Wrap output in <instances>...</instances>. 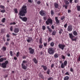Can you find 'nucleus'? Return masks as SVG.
<instances>
[{"mask_svg":"<svg viewBox=\"0 0 80 80\" xmlns=\"http://www.w3.org/2000/svg\"><path fill=\"white\" fill-rule=\"evenodd\" d=\"M27 13V6H24L22 8L21 11L19 12V15L21 16H25V14Z\"/></svg>","mask_w":80,"mask_h":80,"instance_id":"f257e3e1","label":"nucleus"},{"mask_svg":"<svg viewBox=\"0 0 80 80\" xmlns=\"http://www.w3.org/2000/svg\"><path fill=\"white\" fill-rule=\"evenodd\" d=\"M27 62L26 61H23L22 64V68L24 69V70H26V69H27V66L24 65V64H27Z\"/></svg>","mask_w":80,"mask_h":80,"instance_id":"f03ea898","label":"nucleus"},{"mask_svg":"<svg viewBox=\"0 0 80 80\" xmlns=\"http://www.w3.org/2000/svg\"><path fill=\"white\" fill-rule=\"evenodd\" d=\"M48 53L50 55H53L55 53V50L52 48H49Z\"/></svg>","mask_w":80,"mask_h":80,"instance_id":"7ed1b4c3","label":"nucleus"},{"mask_svg":"<svg viewBox=\"0 0 80 80\" xmlns=\"http://www.w3.org/2000/svg\"><path fill=\"white\" fill-rule=\"evenodd\" d=\"M46 23L47 25H48L50 24L52 25V23H53V21L51 18H48L47 20L46 21Z\"/></svg>","mask_w":80,"mask_h":80,"instance_id":"20e7f679","label":"nucleus"},{"mask_svg":"<svg viewBox=\"0 0 80 80\" xmlns=\"http://www.w3.org/2000/svg\"><path fill=\"white\" fill-rule=\"evenodd\" d=\"M8 63V61H6L5 62H3L1 64V66L3 68H7V65Z\"/></svg>","mask_w":80,"mask_h":80,"instance_id":"39448f33","label":"nucleus"},{"mask_svg":"<svg viewBox=\"0 0 80 80\" xmlns=\"http://www.w3.org/2000/svg\"><path fill=\"white\" fill-rule=\"evenodd\" d=\"M69 35L70 38H71V39L72 40V41H75V42H76L77 38H74V37H75V36H74L73 35L72 33H69Z\"/></svg>","mask_w":80,"mask_h":80,"instance_id":"423d86ee","label":"nucleus"},{"mask_svg":"<svg viewBox=\"0 0 80 80\" xmlns=\"http://www.w3.org/2000/svg\"><path fill=\"white\" fill-rule=\"evenodd\" d=\"M28 50L29 51V53H30V54H32V55L35 53L34 49H32V48H29Z\"/></svg>","mask_w":80,"mask_h":80,"instance_id":"0eeeda50","label":"nucleus"},{"mask_svg":"<svg viewBox=\"0 0 80 80\" xmlns=\"http://www.w3.org/2000/svg\"><path fill=\"white\" fill-rule=\"evenodd\" d=\"M58 46L60 49H61V50H63L64 49V48L65 47V45L60 44L58 45Z\"/></svg>","mask_w":80,"mask_h":80,"instance_id":"6e6552de","label":"nucleus"},{"mask_svg":"<svg viewBox=\"0 0 80 80\" xmlns=\"http://www.w3.org/2000/svg\"><path fill=\"white\" fill-rule=\"evenodd\" d=\"M28 43H30L31 42H33V39H32V38L30 37H28V39L26 40Z\"/></svg>","mask_w":80,"mask_h":80,"instance_id":"1a4fd4ad","label":"nucleus"},{"mask_svg":"<svg viewBox=\"0 0 80 80\" xmlns=\"http://www.w3.org/2000/svg\"><path fill=\"white\" fill-rule=\"evenodd\" d=\"M68 32H72L73 30L72 26L70 25L68 26Z\"/></svg>","mask_w":80,"mask_h":80,"instance_id":"9d476101","label":"nucleus"},{"mask_svg":"<svg viewBox=\"0 0 80 80\" xmlns=\"http://www.w3.org/2000/svg\"><path fill=\"white\" fill-rule=\"evenodd\" d=\"M19 18H21L22 21L24 22H27V18L26 17H24L23 18L21 17V16L19 17Z\"/></svg>","mask_w":80,"mask_h":80,"instance_id":"9b49d317","label":"nucleus"},{"mask_svg":"<svg viewBox=\"0 0 80 80\" xmlns=\"http://www.w3.org/2000/svg\"><path fill=\"white\" fill-rule=\"evenodd\" d=\"M40 14L41 16H45V11L43 10L41 11L40 12Z\"/></svg>","mask_w":80,"mask_h":80,"instance_id":"f8f14e48","label":"nucleus"},{"mask_svg":"<svg viewBox=\"0 0 80 80\" xmlns=\"http://www.w3.org/2000/svg\"><path fill=\"white\" fill-rule=\"evenodd\" d=\"M14 33H17L19 32V28H15L14 30Z\"/></svg>","mask_w":80,"mask_h":80,"instance_id":"ddd939ff","label":"nucleus"},{"mask_svg":"<svg viewBox=\"0 0 80 80\" xmlns=\"http://www.w3.org/2000/svg\"><path fill=\"white\" fill-rule=\"evenodd\" d=\"M41 67L43 68V70L44 71H47V67L46 66H44L43 65H42L41 66Z\"/></svg>","mask_w":80,"mask_h":80,"instance_id":"4468645a","label":"nucleus"},{"mask_svg":"<svg viewBox=\"0 0 80 80\" xmlns=\"http://www.w3.org/2000/svg\"><path fill=\"white\" fill-rule=\"evenodd\" d=\"M55 20H56L57 24H58V23H60V21L58 20V17H56L55 18Z\"/></svg>","mask_w":80,"mask_h":80,"instance_id":"2eb2a0df","label":"nucleus"},{"mask_svg":"<svg viewBox=\"0 0 80 80\" xmlns=\"http://www.w3.org/2000/svg\"><path fill=\"white\" fill-rule=\"evenodd\" d=\"M33 60L35 64H37V63H38V61H37V59L36 58H33Z\"/></svg>","mask_w":80,"mask_h":80,"instance_id":"dca6fc26","label":"nucleus"},{"mask_svg":"<svg viewBox=\"0 0 80 80\" xmlns=\"http://www.w3.org/2000/svg\"><path fill=\"white\" fill-rule=\"evenodd\" d=\"M47 28L48 29V30H49V32L50 33H51V32H52V29L50 28L49 27V26H48L47 27Z\"/></svg>","mask_w":80,"mask_h":80,"instance_id":"f3484780","label":"nucleus"},{"mask_svg":"<svg viewBox=\"0 0 80 80\" xmlns=\"http://www.w3.org/2000/svg\"><path fill=\"white\" fill-rule=\"evenodd\" d=\"M54 7L56 8H58V3H54Z\"/></svg>","mask_w":80,"mask_h":80,"instance_id":"a211bd4d","label":"nucleus"},{"mask_svg":"<svg viewBox=\"0 0 80 80\" xmlns=\"http://www.w3.org/2000/svg\"><path fill=\"white\" fill-rule=\"evenodd\" d=\"M64 2L66 5H69L70 4V2L68 1L67 0H65L64 1Z\"/></svg>","mask_w":80,"mask_h":80,"instance_id":"6ab92c4d","label":"nucleus"},{"mask_svg":"<svg viewBox=\"0 0 80 80\" xmlns=\"http://www.w3.org/2000/svg\"><path fill=\"white\" fill-rule=\"evenodd\" d=\"M59 56V54L57 53H56L54 55V58H58Z\"/></svg>","mask_w":80,"mask_h":80,"instance_id":"aec40b11","label":"nucleus"},{"mask_svg":"<svg viewBox=\"0 0 80 80\" xmlns=\"http://www.w3.org/2000/svg\"><path fill=\"white\" fill-rule=\"evenodd\" d=\"M69 80V77L66 76L64 78V80Z\"/></svg>","mask_w":80,"mask_h":80,"instance_id":"412c9836","label":"nucleus"},{"mask_svg":"<svg viewBox=\"0 0 80 80\" xmlns=\"http://www.w3.org/2000/svg\"><path fill=\"white\" fill-rule=\"evenodd\" d=\"M3 61H4V58H0V66L1 65V63L0 62H3Z\"/></svg>","mask_w":80,"mask_h":80,"instance_id":"4be33fe9","label":"nucleus"},{"mask_svg":"<svg viewBox=\"0 0 80 80\" xmlns=\"http://www.w3.org/2000/svg\"><path fill=\"white\" fill-rule=\"evenodd\" d=\"M73 34L74 36H77V32L76 31H74L73 32Z\"/></svg>","mask_w":80,"mask_h":80,"instance_id":"5701e85b","label":"nucleus"},{"mask_svg":"<svg viewBox=\"0 0 80 80\" xmlns=\"http://www.w3.org/2000/svg\"><path fill=\"white\" fill-rule=\"evenodd\" d=\"M63 32V30L62 29H61L60 30H59V33L60 35L62 33V32Z\"/></svg>","mask_w":80,"mask_h":80,"instance_id":"b1692460","label":"nucleus"},{"mask_svg":"<svg viewBox=\"0 0 80 80\" xmlns=\"http://www.w3.org/2000/svg\"><path fill=\"white\" fill-rule=\"evenodd\" d=\"M61 67L62 68H64L65 66L64 65V64L62 63L61 64Z\"/></svg>","mask_w":80,"mask_h":80,"instance_id":"393cba45","label":"nucleus"},{"mask_svg":"<svg viewBox=\"0 0 80 80\" xmlns=\"http://www.w3.org/2000/svg\"><path fill=\"white\" fill-rule=\"evenodd\" d=\"M56 33H57V32L55 31H54L52 32V35H55L56 34Z\"/></svg>","mask_w":80,"mask_h":80,"instance_id":"a878e982","label":"nucleus"},{"mask_svg":"<svg viewBox=\"0 0 80 80\" xmlns=\"http://www.w3.org/2000/svg\"><path fill=\"white\" fill-rule=\"evenodd\" d=\"M2 50L3 51H6V50H7V48H6V47H3L2 49Z\"/></svg>","mask_w":80,"mask_h":80,"instance_id":"bb28decb","label":"nucleus"},{"mask_svg":"<svg viewBox=\"0 0 80 80\" xmlns=\"http://www.w3.org/2000/svg\"><path fill=\"white\" fill-rule=\"evenodd\" d=\"M51 15H52V16H53V15H54V11H53V10H51Z\"/></svg>","mask_w":80,"mask_h":80,"instance_id":"cd10ccee","label":"nucleus"},{"mask_svg":"<svg viewBox=\"0 0 80 80\" xmlns=\"http://www.w3.org/2000/svg\"><path fill=\"white\" fill-rule=\"evenodd\" d=\"M52 40V38H51V37H50L49 38H48V42H49L51 40Z\"/></svg>","mask_w":80,"mask_h":80,"instance_id":"c85d7f7f","label":"nucleus"},{"mask_svg":"<svg viewBox=\"0 0 80 80\" xmlns=\"http://www.w3.org/2000/svg\"><path fill=\"white\" fill-rule=\"evenodd\" d=\"M67 60L65 61L64 62V66H66L67 65Z\"/></svg>","mask_w":80,"mask_h":80,"instance_id":"c756f323","label":"nucleus"},{"mask_svg":"<svg viewBox=\"0 0 80 80\" xmlns=\"http://www.w3.org/2000/svg\"><path fill=\"white\" fill-rule=\"evenodd\" d=\"M0 8L2 9H5V6H3L2 5H0Z\"/></svg>","mask_w":80,"mask_h":80,"instance_id":"7c9ffc66","label":"nucleus"},{"mask_svg":"<svg viewBox=\"0 0 80 80\" xmlns=\"http://www.w3.org/2000/svg\"><path fill=\"white\" fill-rule=\"evenodd\" d=\"M43 45L45 47H47V42H44L43 43Z\"/></svg>","mask_w":80,"mask_h":80,"instance_id":"2f4dec72","label":"nucleus"},{"mask_svg":"<svg viewBox=\"0 0 80 80\" xmlns=\"http://www.w3.org/2000/svg\"><path fill=\"white\" fill-rule=\"evenodd\" d=\"M63 7H64L65 8V9H67V8H68V5L67 4H65V5H64Z\"/></svg>","mask_w":80,"mask_h":80,"instance_id":"473e14b6","label":"nucleus"},{"mask_svg":"<svg viewBox=\"0 0 80 80\" xmlns=\"http://www.w3.org/2000/svg\"><path fill=\"white\" fill-rule=\"evenodd\" d=\"M6 20V19H5V18H4L2 19V20L1 21V22L3 23H4V22H5Z\"/></svg>","mask_w":80,"mask_h":80,"instance_id":"72a5a7b5","label":"nucleus"},{"mask_svg":"<svg viewBox=\"0 0 80 80\" xmlns=\"http://www.w3.org/2000/svg\"><path fill=\"white\" fill-rule=\"evenodd\" d=\"M77 10H78L79 12L80 11V6H78L77 7Z\"/></svg>","mask_w":80,"mask_h":80,"instance_id":"f704fd0d","label":"nucleus"},{"mask_svg":"<svg viewBox=\"0 0 80 80\" xmlns=\"http://www.w3.org/2000/svg\"><path fill=\"white\" fill-rule=\"evenodd\" d=\"M10 25H16V22H11L10 23Z\"/></svg>","mask_w":80,"mask_h":80,"instance_id":"c9c22d12","label":"nucleus"},{"mask_svg":"<svg viewBox=\"0 0 80 80\" xmlns=\"http://www.w3.org/2000/svg\"><path fill=\"white\" fill-rule=\"evenodd\" d=\"M10 54L12 57L13 56V52L12 51H10Z\"/></svg>","mask_w":80,"mask_h":80,"instance_id":"e433bc0d","label":"nucleus"},{"mask_svg":"<svg viewBox=\"0 0 80 80\" xmlns=\"http://www.w3.org/2000/svg\"><path fill=\"white\" fill-rule=\"evenodd\" d=\"M50 46L52 47H53L54 46V43L53 42H51L50 43Z\"/></svg>","mask_w":80,"mask_h":80,"instance_id":"4c0bfd02","label":"nucleus"},{"mask_svg":"<svg viewBox=\"0 0 80 80\" xmlns=\"http://www.w3.org/2000/svg\"><path fill=\"white\" fill-rule=\"evenodd\" d=\"M19 54H20V52H18L16 53V56L17 57H18L19 56Z\"/></svg>","mask_w":80,"mask_h":80,"instance_id":"58836bf2","label":"nucleus"},{"mask_svg":"<svg viewBox=\"0 0 80 80\" xmlns=\"http://www.w3.org/2000/svg\"><path fill=\"white\" fill-rule=\"evenodd\" d=\"M0 12H1V13H5V9H3V10H1Z\"/></svg>","mask_w":80,"mask_h":80,"instance_id":"ea45409f","label":"nucleus"},{"mask_svg":"<svg viewBox=\"0 0 80 80\" xmlns=\"http://www.w3.org/2000/svg\"><path fill=\"white\" fill-rule=\"evenodd\" d=\"M14 11L16 13H17H17H18V11L17 10V9L15 8L14 9Z\"/></svg>","mask_w":80,"mask_h":80,"instance_id":"a19ab883","label":"nucleus"},{"mask_svg":"<svg viewBox=\"0 0 80 80\" xmlns=\"http://www.w3.org/2000/svg\"><path fill=\"white\" fill-rule=\"evenodd\" d=\"M65 17L63 16H62V17L61 18V20H63V19H65Z\"/></svg>","mask_w":80,"mask_h":80,"instance_id":"79ce46f5","label":"nucleus"},{"mask_svg":"<svg viewBox=\"0 0 80 80\" xmlns=\"http://www.w3.org/2000/svg\"><path fill=\"white\" fill-rule=\"evenodd\" d=\"M50 69H48L47 72V73L48 74V75H50Z\"/></svg>","mask_w":80,"mask_h":80,"instance_id":"37998d69","label":"nucleus"},{"mask_svg":"<svg viewBox=\"0 0 80 80\" xmlns=\"http://www.w3.org/2000/svg\"><path fill=\"white\" fill-rule=\"evenodd\" d=\"M39 48L41 49L43 48V45H40L39 46Z\"/></svg>","mask_w":80,"mask_h":80,"instance_id":"c03bdc74","label":"nucleus"},{"mask_svg":"<svg viewBox=\"0 0 80 80\" xmlns=\"http://www.w3.org/2000/svg\"><path fill=\"white\" fill-rule=\"evenodd\" d=\"M5 45L6 46H8L9 45V42H6L5 43Z\"/></svg>","mask_w":80,"mask_h":80,"instance_id":"a18cd8bd","label":"nucleus"},{"mask_svg":"<svg viewBox=\"0 0 80 80\" xmlns=\"http://www.w3.org/2000/svg\"><path fill=\"white\" fill-rule=\"evenodd\" d=\"M10 29L11 32H12V31H13V26H11V27L10 28Z\"/></svg>","mask_w":80,"mask_h":80,"instance_id":"49530a36","label":"nucleus"},{"mask_svg":"<svg viewBox=\"0 0 80 80\" xmlns=\"http://www.w3.org/2000/svg\"><path fill=\"white\" fill-rule=\"evenodd\" d=\"M54 66H55V64H53V63H52V64H51V67L52 68H53V67H54Z\"/></svg>","mask_w":80,"mask_h":80,"instance_id":"de8ad7c7","label":"nucleus"},{"mask_svg":"<svg viewBox=\"0 0 80 80\" xmlns=\"http://www.w3.org/2000/svg\"><path fill=\"white\" fill-rule=\"evenodd\" d=\"M42 38H40L39 40V43H41V44H42Z\"/></svg>","mask_w":80,"mask_h":80,"instance_id":"09e8293b","label":"nucleus"},{"mask_svg":"<svg viewBox=\"0 0 80 80\" xmlns=\"http://www.w3.org/2000/svg\"><path fill=\"white\" fill-rule=\"evenodd\" d=\"M61 58L62 59H65V57L63 55H61Z\"/></svg>","mask_w":80,"mask_h":80,"instance_id":"8fccbe9b","label":"nucleus"},{"mask_svg":"<svg viewBox=\"0 0 80 80\" xmlns=\"http://www.w3.org/2000/svg\"><path fill=\"white\" fill-rule=\"evenodd\" d=\"M42 29L43 30H44L46 29L45 26H43L42 27Z\"/></svg>","mask_w":80,"mask_h":80,"instance_id":"3c124183","label":"nucleus"},{"mask_svg":"<svg viewBox=\"0 0 80 80\" xmlns=\"http://www.w3.org/2000/svg\"><path fill=\"white\" fill-rule=\"evenodd\" d=\"M37 3L38 5H40V3H41V2H40V1H38L37 2Z\"/></svg>","mask_w":80,"mask_h":80,"instance_id":"603ef678","label":"nucleus"},{"mask_svg":"<svg viewBox=\"0 0 80 80\" xmlns=\"http://www.w3.org/2000/svg\"><path fill=\"white\" fill-rule=\"evenodd\" d=\"M68 1H69L70 3H72L73 0H67Z\"/></svg>","mask_w":80,"mask_h":80,"instance_id":"864d4df0","label":"nucleus"},{"mask_svg":"<svg viewBox=\"0 0 80 80\" xmlns=\"http://www.w3.org/2000/svg\"><path fill=\"white\" fill-rule=\"evenodd\" d=\"M67 25H68V24L67 23L65 25H64V27L65 28H67Z\"/></svg>","mask_w":80,"mask_h":80,"instance_id":"5fc2aeb1","label":"nucleus"},{"mask_svg":"<svg viewBox=\"0 0 80 80\" xmlns=\"http://www.w3.org/2000/svg\"><path fill=\"white\" fill-rule=\"evenodd\" d=\"M70 71H71L72 72H73V68H72V67H71L70 68Z\"/></svg>","mask_w":80,"mask_h":80,"instance_id":"6e6d98bb","label":"nucleus"},{"mask_svg":"<svg viewBox=\"0 0 80 80\" xmlns=\"http://www.w3.org/2000/svg\"><path fill=\"white\" fill-rule=\"evenodd\" d=\"M51 28L52 29H55V26L53 25H52L51 26Z\"/></svg>","mask_w":80,"mask_h":80,"instance_id":"4d7b16f0","label":"nucleus"},{"mask_svg":"<svg viewBox=\"0 0 80 80\" xmlns=\"http://www.w3.org/2000/svg\"><path fill=\"white\" fill-rule=\"evenodd\" d=\"M66 75H70V74H69V73H68V72H67L66 73H65Z\"/></svg>","mask_w":80,"mask_h":80,"instance_id":"13d9d810","label":"nucleus"},{"mask_svg":"<svg viewBox=\"0 0 80 80\" xmlns=\"http://www.w3.org/2000/svg\"><path fill=\"white\" fill-rule=\"evenodd\" d=\"M27 58V57L26 56V55L22 57V58H23V59H24V58Z\"/></svg>","mask_w":80,"mask_h":80,"instance_id":"bf43d9fd","label":"nucleus"},{"mask_svg":"<svg viewBox=\"0 0 80 80\" xmlns=\"http://www.w3.org/2000/svg\"><path fill=\"white\" fill-rule=\"evenodd\" d=\"M74 2L76 3H78V0H75Z\"/></svg>","mask_w":80,"mask_h":80,"instance_id":"052dcab7","label":"nucleus"},{"mask_svg":"<svg viewBox=\"0 0 80 80\" xmlns=\"http://www.w3.org/2000/svg\"><path fill=\"white\" fill-rule=\"evenodd\" d=\"M7 38H9L10 37V35L9 34H7Z\"/></svg>","mask_w":80,"mask_h":80,"instance_id":"680f3d73","label":"nucleus"},{"mask_svg":"<svg viewBox=\"0 0 80 80\" xmlns=\"http://www.w3.org/2000/svg\"><path fill=\"white\" fill-rule=\"evenodd\" d=\"M68 13H70V12H71V10H68Z\"/></svg>","mask_w":80,"mask_h":80,"instance_id":"e2e57ef3","label":"nucleus"},{"mask_svg":"<svg viewBox=\"0 0 80 80\" xmlns=\"http://www.w3.org/2000/svg\"><path fill=\"white\" fill-rule=\"evenodd\" d=\"M43 19H44V20H46L47 18L46 17H44Z\"/></svg>","mask_w":80,"mask_h":80,"instance_id":"0e129e2a","label":"nucleus"},{"mask_svg":"<svg viewBox=\"0 0 80 80\" xmlns=\"http://www.w3.org/2000/svg\"><path fill=\"white\" fill-rule=\"evenodd\" d=\"M52 77L49 78L48 79V80H52Z\"/></svg>","mask_w":80,"mask_h":80,"instance_id":"69168bd1","label":"nucleus"},{"mask_svg":"<svg viewBox=\"0 0 80 80\" xmlns=\"http://www.w3.org/2000/svg\"><path fill=\"white\" fill-rule=\"evenodd\" d=\"M14 59L15 60H17V57H14Z\"/></svg>","mask_w":80,"mask_h":80,"instance_id":"338daca9","label":"nucleus"},{"mask_svg":"<svg viewBox=\"0 0 80 80\" xmlns=\"http://www.w3.org/2000/svg\"><path fill=\"white\" fill-rule=\"evenodd\" d=\"M7 42H9L10 41V39L9 38H7Z\"/></svg>","mask_w":80,"mask_h":80,"instance_id":"774afa93","label":"nucleus"}]
</instances>
